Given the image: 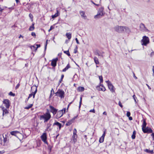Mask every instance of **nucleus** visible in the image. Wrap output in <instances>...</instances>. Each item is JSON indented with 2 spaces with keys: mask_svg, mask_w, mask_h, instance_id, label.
I'll return each instance as SVG.
<instances>
[{
  "mask_svg": "<svg viewBox=\"0 0 154 154\" xmlns=\"http://www.w3.org/2000/svg\"><path fill=\"white\" fill-rule=\"evenodd\" d=\"M114 29L116 32L119 33L126 32L129 34L131 32L130 29L125 26H116L114 27Z\"/></svg>",
  "mask_w": 154,
  "mask_h": 154,
  "instance_id": "1",
  "label": "nucleus"
},
{
  "mask_svg": "<svg viewBox=\"0 0 154 154\" xmlns=\"http://www.w3.org/2000/svg\"><path fill=\"white\" fill-rule=\"evenodd\" d=\"M51 118V114L48 110L47 112L46 113L40 116V120L44 119V122H48Z\"/></svg>",
  "mask_w": 154,
  "mask_h": 154,
  "instance_id": "2",
  "label": "nucleus"
},
{
  "mask_svg": "<svg viewBox=\"0 0 154 154\" xmlns=\"http://www.w3.org/2000/svg\"><path fill=\"white\" fill-rule=\"evenodd\" d=\"M7 133H4L2 136H0V143L2 145H5L7 142L8 137H7Z\"/></svg>",
  "mask_w": 154,
  "mask_h": 154,
  "instance_id": "3",
  "label": "nucleus"
},
{
  "mask_svg": "<svg viewBox=\"0 0 154 154\" xmlns=\"http://www.w3.org/2000/svg\"><path fill=\"white\" fill-rule=\"evenodd\" d=\"M103 8H101L99 9L98 11L97 14L95 15L94 18L95 19H99L102 16H103L104 13L103 11Z\"/></svg>",
  "mask_w": 154,
  "mask_h": 154,
  "instance_id": "4",
  "label": "nucleus"
},
{
  "mask_svg": "<svg viewBox=\"0 0 154 154\" xmlns=\"http://www.w3.org/2000/svg\"><path fill=\"white\" fill-rule=\"evenodd\" d=\"M149 42V39L148 37L146 36H143V39L141 41V43L142 45L146 46Z\"/></svg>",
  "mask_w": 154,
  "mask_h": 154,
  "instance_id": "5",
  "label": "nucleus"
},
{
  "mask_svg": "<svg viewBox=\"0 0 154 154\" xmlns=\"http://www.w3.org/2000/svg\"><path fill=\"white\" fill-rule=\"evenodd\" d=\"M64 91L61 89L58 90L57 92L55 93L56 95L60 97L61 98H64Z\"/></svg>",
  "mask_w": 154,
  "mask_h": 154,
  "instance_id": "6",
  "label": "nucleus"
},
{
  "mask_svg": "<svg viewBox=\"0 0 154 154\" xmlns=\"http://www.w3.org/2000/svg\"><path fill=\"white\" fill-rule=\"evenodd\" d=\"M140 30L143 32H148L149 30L145 26V25L142 23H141L140 25Z\"/></svg>",
  "mask_w": 154,
  "mask_h": 154,
  "instance_id": "7",
  "label": "nucleus"
},
{
  "mask_svg": "<svg viewBox=\"0 0 154 154\" xmlns=\"http://www.w3.org/2000/svg\"><path fill=\"white\" fill-rule=\"evenodd\" d=\"M106 82L107 83L109 88L110 91L112 92H114V88L110 82L109 81H106Z\"/></svg>",
  "mask_w": 154,
  "mask_h": 154,
  "instance_id": "8",
  "label": "nucleus"
},
{
  "mask_svg": "<svg viewBox=\"0 0 154 154\" xmlns=\"http://www.w3.org/2000/svg\"><path fill=\"white\" fill-rule=\"evenodd\" d=\"M3 103L5 104V106L6 107V108H9L10 105V102L9 100L8 99H4Z\"/></svg>",
  "mask_w": 154,
  "mask_h": 154,
  "instance_id": "9",
  "label": "nucleus"
},
{
  "mask_svg": "<svg viewBox=\"0 0 154 154\" xmlns=\"http://www.w3.org/2000/svg\"><path fill=\"white\" fill-rule=\"evenodd\" d=\"M41 138L42 140L46 144H48V143L47 141V137L46 133H44L41 136Z\"/></svg>",
  "mask_w": 154,
  "mask_h": 154,
  "instance_id": "10",
  "label": "nucleus"
},
{
  "mask_svg": "<svg viewBox=\"0 0 154 154\" xmlns=\"http://www.w3.org/2000/svg\"><path fill=\"white\" fill-rule=\"evenodd\" d=\"M142 131L145 133H150L152 132V129L148 127L144 128L142 129Z\"/></svg>",
  "mask_w": 154,
  "mask_h": 154,
  "instance_id": "11",
  "label": "nucleus"
},
{
  "mask_svg": "<svg viewBox=\"0 0 154 154\" xmlns=\"http://www.w3.org/2000/svg\"><path fill=\"white\" fill-rule=\"evenodd\" d=\"M49 107L50 109L51 112H52L54 115H55L57 113V109L51 105L49 106Z\"/></svg>",
  "mask_w": 154,
  "mask_h": 154,
  "instance_id": "12",
  "label": "nucleus"
},
{
  "mask_svg": "<svg viewBox=\"0 0 154 154\" xmlns=\"http://www.w3.org/2000/svg\"><path fill=\"white\" fill-rule=\"evenodd\" d=\"M63 110H62L57 112L56 117L57 119H58L61 117L63 114Z\"/></svg>",
  "mask_w": 154,
  "mask_h": 154,
  "instance_id": "13",
  "label": "nucleus"
},
{
  "mask_svg": "<svg viewBox=\"0 0 154 154\" xmlns=\"http://www.w3.org/2000/svg\"><path fill=\"white\" fill-rule=\"evenodd\" d=\"M58 60V58H56L53 59L51 62V65L53 67H55L57 65V62Z\"/></svg>",
  "mask_w": 154,
  "mask_h": 154,
  "instance_id": "14",
  "label": "nucleus"
},
{
  "mask_svg": "<svg viewBox=\"0 0 154 154\" xmlns=\"http://www.w3.org/2000/svg\"><path fill=\"white\" fill-rule=\"evenodd\" d=\"M1 107L2 108V109L3 111V116H4L5 115L8 114V110L5 108L3 106H2Z\"/></svg>",
  "mask_w": 154,
  "mask_h": 154,
  "instance_id": "15",
  "label": "nucleus"
},
{
  "mask_svg": "<svg viewBox=\"0 0 154 154\" xmlns=\"http://www.w3.org/2000/svg\"><path fill=\"white\" fill-rule=\"evenodd\" d=\"M79 13L81 16V17H82L84 19H86L87 16L85 15V12L84 11H80Z\"/></svg>",
  "mask_w": 154,
  "mask_h": 154,
  "instance_id": "16",
  "label": "nucleus"
},
{
  "mask_svg": "<svg viewBox=\"0 0 154 154\" xmlns=\"http://www.w3.org/2000/svg\"><path fill=\"white\" fill-rule=\"evenodd\" d=\"M37 88H35V91L34 92H32L31 94H29V97H28V99H29V98L31 97L32 96H33V98H35V94L37 92Z\"/></svg>",
  "mask_w": 154,
  "mask_h": 154,
  "instance_id": "17",
  "label": "nucleus"
},
{
  "mask_svg": "<svg viewBox=\"0 0 154 154\" xmlns=\"http://www.w3.org/2000/svg\"><path fill=\"white\" fill-rule=\"evenodd\" d=\"M97 90L99 91H105L106 90L105 88L103 85H100L97 87Z\"/></svg>",
  "mask_w": 154,
  "mask_h": 154,
  "instance_id": "18",
  "label": "nucleus"
},
{
  "mask_svg": "<svg viewBox=\"0 0 154 154\" xmlns=\"http://www.w3.org/2000/svg\"><path fill=\"white\" fill-rule=\"evenodd\" d=\"M51 125V124L50 123L47 124V125L46 129V131H51L52 129L50 128Z\"/></svg>",
  "mask_w": 154,
  "mask_h": 154,
  "instance_id": "19",
  "label": "nucleus"
},
{
  "mask_svg": "<svg viewBox=\"0 0 154 154\" xmlns=\"http://www.w3.org/2000/svg\"><path fill=\"white\" fill-rule=\"evenodd\" d=\"M60 15V12L58 11L57 10V13L55 14L54 15H52L51 16L52 18L54 19L58 16H59Z\"/></svg>",
  "mask_w": 154,
  "mask_h": 154,
  "instance_id": "20",
  "label": "nucleus"
},
{
  "mask_svg": "<svg viewBox=\"0 0 154 154\" xmlns=\"http://www.w3.org/2000/svg\"><path fill=\"white\" fill-rule=\"evenodd\" d=\"M77 137V136H75L74 135H73L72 136V142H73L74 144H75V143L76 141Z\"/></svg>",
  "mask_w": 154,
  "mask_h": 154,
  "instance_id": "21",
  "label": "nucleus"
},
{
  "mask_svg": "<svg viewBox=\"0 0 154 154\" xmlns=\"http://www.w3.org/2000/svg\"><path fill=\"white\" fill-rule=\"evenodd\" d=\"M56 125L58 126L59 129L60 130L61 128V124L59 122H56L53 124V125Z\"/></svg>",
  "mask_w": 154,
  "mask_h": 154,
  "instance_id": "22",
  "label": "nucleus"
},
{
  "mask_svg": "<svg viewBox=\"0 0 154 154\" xmlns=\"http://www.w3.org/2000/svg\"><path fill=\"white\" fill-rule=\"evenodd\" d=\"M143 123L142 125V129L146 127V121L145 119H143Z\"/></svg>",
  "mask_w": 154,
  "mask_h": 154,
  "instance_id": "23",
  "label": "nucleus"
},
{
  "mask_svg": "<svg viewBox=\"0 0 154 154\" xmlns=\"http://www.w3.org/2000/svg\"><path fill=\"white\" fill-rule=\"evenodd\" d=\"M66 35L69 40H70L72 37L71 34L70 33H66Z\"/></svg>",
  "mask_w": 154,
  "mask_h": 154,
  "instance_id": "24",
  "label": "nucleus"
},
{
  "mask_svg": "<svg viewBox=\"0 0 154 154\" xmlns=\"http://www.w3.org/2000/svg\"><path fill=\"white\" fill-rule=\"evenodd\" d=\"M70 66L69 64H68L66 67L62 70V71L63 72H66L69 68H70Z\"/></svg>",
  "mask_w": 154,
  "mask_h": 154,
  "instance_id": "25",
  "label": "nucleus"
},
{
  "mask_svg": "<svg viewBox=\"0 0 154 154\" xmlns=\"http://www.w3.org/2000/svg\"><path fill=\"white\" fill-rule=\"evenodd\" d=\"M19 132L17 131H11L10 132V134L11 135H12L15 136L16 134L17 133H18Z\"/></svg>",
  "mask_w": 154,
  "mask_h": 154,
  "instance_id": "26",
  "label": "nucleus"
},
{
  "mask_svg": "<svg viewBox=\"0 0 154 154\" xmlns=\"http://www.w3.org/2000/svg\"><path fill=\"white\" fill-rule=\"evenodd\" d=\"M94 60L96 64L97 65L99 64V62L97 57H94Z\"/></svg>",
  "mask_w": 154,
  "mask_h": 154,
  "instance_id": "27",
  "label": "nucleus"
},
{
  "mask_svg": "<svg viewBox=\"0 0 154 154\" xmlns=\"http://www.w3.org/2000/svg\"><path fill=\"white\" fill-rule=\"evenodd\" d=\"M84 88L83 87H78V90L79 91H83L84 90Z\"/></svg>",
  "mask_w": 154,
  "mask_h": 154,
  "instance_id": "28",
  "label": "nucleus"
},
{
  "mask_svg": "<svg viewBox=\"0 0 154 154\" xmlns=\"http://www.w3.org/2000/svg\"><path fill=\"white\" fill-rule=\"evenodd\" d=\"M34 23H33L32 25L31 26L29 29V31H33L34 29Z\"/></svg>",
  "mask_w": 154,
  "mask_h": 154,
  "instance_id": "29",
  "label": "nucleus"
},
{
  "mask_svg": "<svg viewBox=\"0 0 154 154\" xmlns=\"http://www.w3.org/2000/svg\"><path fill=\"white\" fill-rule=\"evenodd\" d=\"M135 134H136V132L135 131H134L133 132V134L131 136V138L133 139H134L135 138Z\"/></svg>",
  "mask_w": 154,
  "mask_h": 154,
  "instance_id": "30",
  "label": "nucleus"
},
{
  "mask_svg": "<svg viewBox=\"0 0 154 154\" xmlns=\"http://www.w3.org/2000/svg\"><path fill=\"white\" fill-rule=\"evenodd\" d=\"M36 45H34L33 46H32L31 47V48L32 49V50L33 51H36L37 50H35V49L36 48Z\"/></svg>",
  "mask_w": 154,
  "mask_h": 154,
  "instance_id": "31",
  "label": "nucleus"
},
{
  "mask_svg": "<svg viewBox=\"0 0 154 154\" xmlns=\"http://www.w3.org/2000/svg\"><path fill=\"white\" fill-rule=\"evenodd\" d=\"M33 106L32 104H29L28 106H26L25 107V109H29L31 108Z\"/></svg>",
  "mask_w": 154,
  "mask_h": 154,
  "instance_id": "32",
  "label": "nucleus"
},
{
  "mask_svg": "<svg viewBox=\"0 0 154 154\" xmlns=\"http://www.w3.org/2000/svg\"><path fill=\"white\" fill-rule=\"evenodd\" d=\"M145 151L149 153H152L153 152V150H150L149 149H145Z\"/></svg>",
  "mask_w": 154,
  "mask_h": 154,
  "instance_id": "33",
  "label": "nucleus"
},
{
  "mask_svg": "<svg viewBox=\"0 0 154 154\" xmlns=\"http://www.w3.org/2000/svg\"><path fill=\"white\" fill-rule=\"evenodd\" d=\"M82 97H80V102H79V109H80V108L81 107V105L82 103Z\"/></svg>",
  "mask_w": 154,
  "mask_h": 154,
  "instance_id": "34",
  "label": "nucleus"
},
{
  "mask_svg": "<svg viewBox=\"0 0 154 154\" xmlns=\"http://www.w3.org/2000/svg\"><path fill=\"white\" fill-rule=\"evenodd\" d=\"M104 140V138L101 137L100 138L99 141L100 143H102L103 142Z\"/></svg>",
  "mask_w": 154,
  "mask_h": 154,
  "instance_id": "35",
  "label": "nucleus"
},
{
  "mask_svg": "<svg viewBox=\"0 0 154 154\" xmlns=\"http://www.w3.org/2000/svg\"><path fill=\"white\" fill-rule=\"evenodd\" d=\"M64 53L66 54L67 55H68V56H70V54L68 50L67 51H64Z\"/></svg>",
  "mask_w": 154,
  "mask_h": 154,
  "instance_id": "36",
  "label": "nucleus"
},
{
  "mask_svg": "<svg viewBox=\"0 0 154 154\" xmlns=\"http://www.w3.org/2000/svg\"><path fill=\"white\" fill-rule=\"evenodd\" d=\"M77 131L75 128L73 130V135H74L75 136H77L76 134Z\"/></svg>",
  "mask_w": 154,
  "mask_h": 154,
  "instance_id": "37",
  "label": "nucleus"
},
{
  "mask_svg": "<svg viewBox=\"0 0 154 154\" xmlns=\"http://www.w3.org/2000/svg\"><path fill=\"white\" fill-rule=\"evenodd\" d=\"M94 54H95L96 55H98V56H99V54H100V53L97 50H96L95 52H94Z\"/></svg>",
  "mask_w": 154,
  "mask_h": 154,
  "instance_id": "38",
  "label": "nucleus"
},
{
  "mask_svg": "<svg viewBox=\"0 0 154 154\" xmlns=\"http://www.w3.org/2000/svg\"><path fill=\"white\" fill-rule=\"evenodd\" d=\"M9 95L13 96H15V94L14 93H13L11 91L9 92Z\"/></svg>",
  "mask_w": 154,
  "mask_h": 154,
  "instance_id": "39",
  "label": "nucleus"
},
{
  "mask_svg": "<svg viewBox=\"0 0 154 154\" xmlns=\"http://www.w3.org/2000/svg\"><path fill=\"white\" fill-rule=\"evenodd\" d=\"M99 79L100 80V82H103V77L102 76H99Z\"/></svg>",
  "mask_w": 154,
  "mask_h": 154,
  "instance_id": "40",
  "label": "nucleus"
},
{
  "mask_svg": "<svg viewBox=\"0 0 154 154\" xmlns=\"http://www.w3.org/2000/svg\"><path fill=\"white\" fill-rule=\"evenodd\" d=\"M133 98L135 101V102H136V103H137V102H136V99H137V97H136V96H135V95H134L133 96Z\"/></svg>",
  "mask_w": 154,
  "mask_h": 154,
  "instance_id": "41",
  "label": "nucleus"
},
{
  "mask_svg": "<svg viewBox=\"0 0 154 154\" xmlns=\"http://www.w3.org/2000/svg\"><path fill=\"white\" fill-rule=\"evenodd\" d=\"M131 115V113L129 112H127L126 115L127 117H129Z\"/></svg>",
  "mask_w": 154,
  "mask_h": 154,
  "instance_id": "42",
  "label": "nucleus"
},
{
  "mask_svg": "<svg viewBox=\"0 0 154 154\" xmlns=\"http://www.w3.org/2000/svg\"><path fill=\"white\" fill-rule=\"evenodd\" d=\"M77 52V47L76 46L74 50V53L76 54Z\"/></svg>",
  "mask_w": 154,
  "mask_h": 154,
  "instance_id": "43",
  "label": "nucleus"
},
{
  "mask_svg": "<svg viewBox=\"0 0 154 154\" xmlns=\"http://www.w3.org/2000/svg\"><path fill=\"white\" fill-rule=\"evenodd\" d=\"M36 45V48L35 49V50H37V49L38 48H39V47H40V45Z\"/></svg>",
  "mask_w": 154,
  "mask_h": 154,
  "instance_id": "44",
  "label": "nucleus"
},
{
  "mask_svg": "<svg viewBox=\"0 0 154 154\" xmlns=\"http://www.w3.org/2000/svg\"><path fill=\"white\" fill-rule=\"evenodd\" d=\"M106 130H105V131H104V133H103L102 136H101V137H103V138H104V137L105 135V133H106Z\"/></svg>",
  "mask_w": 154,
  "mask_h": 154,
  "instance_id": "45",
  "label": "nucleus"
},
{
  "mask_svg": "<svg viewBox=\"0 0 154 154\" xmlns=\"http://www.w3.org/2000/svg\"><path fill=\"white\" fill-rule=\"evenodd\" d=\"M89 112H92L94 113H95V110L94 109H92L90 110L89 111Z\"/></svg>",
  "mask_w": 154,
  "mask_h": 154,
  "instance_id": "46",
  "label": "nucleus"
},
{
  "mask_svg": "<svg viewBox=\"0 0 154 154\" xmlns=\"http://www.w3.org/2000/svg\"><path fill=\"white\" fill-rule=\"evenodd\" d=\"M48 40H47L46 41V44H45V50H46V48H47V45L48 44Z\"/></svg>",
  "mask_w": 154,
  "mask_h": 154,
  "instance_id": "47",
  "label": "nucleus"
},
{
  "mask_svg": "<svg viewBox=\"0 0 154 154\" xmlns=\"http://www.w3.org/2000/svg\"><path fill=\"white\" fill-rule=\"evenodd\" d=\"M54 28V27L52 26H51L50 28V29H49L48 31L50 32V31H51L52 29H53Z\"/></svg>",
  "mask_w": 154,
  "mask_h": 154,
  "instance_id": "48",
  "label": "nucleus"
},
{
  "mask_svg": "<svg viewBox=\"0 0 154 154\" xmlns=\"http://www.w3.org/2000/svg\"><path fill=\"white\" fill-rule=\"evenodd\" d=\"M119 105L122 108L123 107V106L122 104V103L120 101H119Z\"/></svg>",
  "mask_w": 154,
  "mask_h": 154,
  "instance_id": "49",
  "label": "nucleus"
},
{
  "mask_svg": "<svg viewBox=\"0 0 154 154\" xmlns=\"http://www.w3.org/2000/svg\"><path fill=\"white\" fill-rule=\"evenodd\" d=\"M31 35L32 36H35V35H36L35 33L34 32H32L31 33Z\"/></svg>",
  "mask_w": 154,
  "mask_h": 154,
  "instance_id": "50",
  "label": "nucleus"
},
{
  "mask_svg": "<svg viewBox=\"0 0 154 154\" xmlns=\"http://www.w3.org/2000/svg\"><path fill=\"white\" fill-rule=\"evenodd\" d=\"M75 40L76 41V42L77 43V44H79V41L78 40L77 38H75Z\"/></svg>",
  "mask_w": 154,
  "mask_h": 154,
  "instance_id": "51",
  "label": "nucleus"
},
{
  "mask_svg": "<svg viewBox=\"0 0 154 154\" xmlns=\"http://www.w3.org/2000/svg\"><path fill=\"white\" fill-rule=\"evenodd\" d=\"M104 53V52H103L102 53H100V54H99V56H101L102 57H103V54Z\"/></svg>",
  "mask_w": 154,
  "mask_h": 154,
  "instance_id": "52",
  "label": "nucleus"
},
{
  "mask_svg": "<svg viewBox=\"0 0 154 154\" xmlns=\"http://www.w3.org/2000/svg\"><path fill=\"white\" fill-rule=\"evenodd\" d=\"M151 136L152 137L153 140H154V133H152L151 135Z\"/></svg>",
  "mask_w": 154,
  "mask_h": 154,
  "instance_id": "53",
  "label": "nucleus"
},
{
  "mask_svg": "<svg viewBox=\"0 0 154 154\" xmlns=\"http://www.w3.org/2000/svg\"><path fill=\"white\" fill-rule=\"evenodd\" d=\"M103 114L104 115H105L106 116L107 115V113L105 111L103 112Z\"/></svg>",
  "mask_w": 154,
  "mask_h": 154,
  "instance_id": "54",
  "label": "nucleus"
},
{
  "mask_svg": "<svg viewBox=\"0 0 154 154\" xmlns=\"http://www.w3.org/2000/svg\"><path fill=\"white\" fill-rule=\"evenodd\" d=\"M66 109L65 108H64L63 109H62V110H63V114L65 113Z\"/></svg>",
  "mask_w": 154,
  "mask_h": 154,
  "instance_id": "55",
  "label": "nucleus"
},
{
  "mask_svg": "<svg viewBox=\"0 0 154 154\" xmlns=\"http://www.w3.org/2000/svg\"><path fill=\"white\" fill-rule=\"evenodd\" d=\"M146 86H147V87H148V88L149 90H151V88L150 87V86L147 84H146Z\"/></svg>",
  "mask_w": 154,
  "mask_h": 154,
  "instance_id": "56",
  "label": "nucleus"
},
{
  "mask_svg": "<svg viewBox=\"0 0 154 154\" xmlns=\"http://www.w3.org/2000/svg\"><path fill=\"white\" fill-rule=\"evenodd\" d=\"M133 76H134V78H135V79H137V78L135 75L134 73H133Z\"/></svg>",
  "mask_w": 154,
  "mask_h": 154,
  "instance_id": "57",
  "label": "nucleus"
},
{
  "mask_svg": "<svg viewBox=\"0 0 154 154\" xmlns=\"http://www.w3.org/2000/svg\"><path fill=\"white\" fill-rule=\"evenodd\" d=\"M29 17H30L31 19L32 18V15L31 14H29Z\"/></svg>",
  "mask_w": 154,
  "mask_h": 154,
  "instance_id": "58",
  "label": "nucleus"
},
{
  "mask_svg": "<svg viewBox=\"0 0 154 154\" xmlns=\"http://www.w3.org/2000/svg\"><path fill=\"white\" fill-rule=\"evenodd\" d=\"M10 10H12L14 9V8L11 7L8 8Z\"/></svg>",
  "mask_w": 154,
  "mask_h": 154,
  "instance_id": "59",
  "label": "nucleus"
},
{
  "mask_svg": "<svg viewBox=\"0 0 154 154\" xmlns=\"http://www.w3.org/2000/svg\"><path fill=\"white\" fill-rule=\"evenodd\" d=\"M129 119L130 120H132V118L130 116L129 117Z\"/></svg>",
  "mask_w": 154,
  "mask_h": 154,
  "instance_id": "60",
  "label": "nucleus"
},
{
  "mask_svg": "<svg viewBox=\"0 0 154 154\" xmlns=\"http://www.w3.org/2000/svg\"><path fill=\"white\" fill-rule=\"evenodd\" d=\"M3 10V9H2L1 8H0V13H1Z\"/></svg>",
  "mask_w": 154,
  "mask_h": 154,
  "instance_id": "61",
  "label": "nucleus"
},
{
  "mask_svg": "<svg viewBox=\"0 0 154 154\" xmlns=\"http://www.w3.org/2000/svg\"><path fill=\"white\" fill-rule=\"evenodd\" d=\"M62 79H60L59 81V82L60 83L62 81Z\"/></svg>",
  "mask_w": 154,
  "mask_h": 154,
  "instance_id": "62",
  "label": "nucleus"
},
{
  "mask_svg": "<svg viewBox=\"0 0 154 154\" xmlns=\"http://www.w3.org/2000/svg\"><path fill=\"white\" fill-rule=\"evenodd\" d=\"M64 75H61V79H63L64 77Z\"/></svg>",
  "mask_w": 154,
  "mask_h": 154,
  "instance_id": "63",
  "label": "nucleus"
},
{
  "mask_svg": "<svg viewBox=\"0 0 154 154\" xmlns=\"http://www.w3.org/2000/svg\"><path fill=\"white\" fill-rule=\"evenodd\" d=\"M4 152L3 151H0V154L2 153H3Z\"/></svg>",
  "mask_w": 154,
  "mask_h": 154,
  "instance_id": "64",
  "label": "nucleus"
}]
</instances>
